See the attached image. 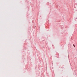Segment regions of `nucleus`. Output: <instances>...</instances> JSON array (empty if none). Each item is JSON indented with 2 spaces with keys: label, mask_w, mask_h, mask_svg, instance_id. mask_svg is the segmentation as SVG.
I'll return each mask as SVG.
<instances>
[{
  "label": "nucleus",
  "mask_w": 77,
  "mask_h": 77,
  "mask_svg": "<svg viewBox=\"0 0 77 77\" xmlns=\"http://www.w3.org/2000/svg\"><path fill=\"white\" fill-rule=\"evenodd\" d=\"M74 47H75V45L74 44L73 45Z\"/></svg>",
  "instance_id": "nucleus-1"
}]
</instances>
